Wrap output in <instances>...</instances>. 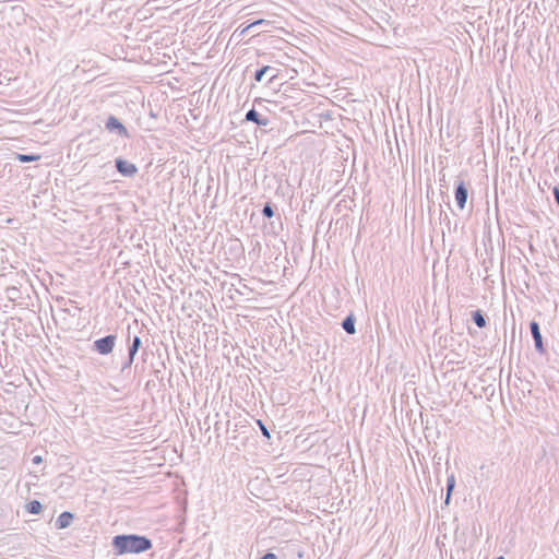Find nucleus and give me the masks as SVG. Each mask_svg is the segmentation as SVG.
<instances>
[{
	"mask_svg": "<svg viewBox=\"0 0 559 559\" xmlns=\"http://www.w3.org/2000/svg\"><path fill=\"white\" fill-rule=\"evenodd\" d=\"M104 130L111 136L117 139H128L130 138V133L128 128L122 122L121 119L117 118L114 115H107L100 118Z\"/></svg>",
	"mask_w": 559,
	"mask_h": 559,
	"instance_id": "obj_2",
	"label": "nucleus"
},
{
	"mask_svg": "<svg viewBox=\"0 0 559 559\" xmlns=\"http://www.w3.org/2000/svg\"><path fill=\"white\" fill-rule=\"evenodd\" d=\"M356 318L353 313H349L342 322V328L344 331L348 334H355L356 328H355Z\"/></svg>",
	"mask_w": 559,
	"mask_h": 559,
	"instance_id": "obj_10",
	"label": "nucleus"
},
{
	"mask_svg": "<svg viewBox=\"0 0 559 559\" xmlns=\"http://www.w3.org/2000/svg\"><path fill=\"white\" fill-rule=\"evenodd\" d=\"M454 197L459 209L464 210L468 198V188L463 180L456 181Z\"/></svg>",
	"mask_w": 559,
	"mask_h": 559,
	"instance_id": "obj_5",
	"label": "nucleus"
},
{
	"mask_svg": "<svg viewBox=\"0 0 559 559\" xmlns=\"http://www.w3.org/2000/svg\"><path fill=\"white\" fill-rule=\"evenodd\" d=\"M255 23H251V25H248V28H251V26H254Z\"/></svg>",
	"mask_w": 559,
	"mask_h": 559,
	"instance_id": "obj_26",
	"label": "nucleus"
},
{
	"mask_svg": "<svg viewBox=\"0 0 559 559\" xmlns=\"http://www.w3.org/2000/svg\"><path fill=\"white\" fill-rule=\"evenodd\" d=\"M552 193H554V197H555V201L559 207V187H554L552 189Z\"/></svg>",
	"mask_w": 559,
	"mask_h": 559,
	"instance_id": "obj_20",
	"label": "nucleus"
},
{
	"mask_svg": "<svg viewBox=\"0 0 559 559\" xmlns=\"http://www.w3.org/2000/svg\"><path fill=\"white\" fill-rule=\"evenodd\" d=\"M25 509L31 514H39L43 511V504L38 500H32L25 506Z\"/></svg>",
	"mask_w": 559,
	"mask_h": 559,
	"instance_id": "obj_15",
	"label": "nucleus"
},
{
	"mask_svg": "<svg viewBox=\"0 0 559 559\" xmlns=\"http://www.w3.org/2000/svg\"><path fill=\"white\" fill-rule=\"evenodd\" d=\"M472 319H473L474 323L478 328H480V329H483V328H485L487 325V320H486L485 314L483 313L481 310L473 311L472 312Z\"/></svg>",
	"mask_w": 559,
	"mask_h": 559,
	"instance_id": "obj_12",
	"label": "nucleus"
},
{
	"mask_svg": "<svg viewBox=\"0 0 559 559\" xmlns=\"http://www.w3.org/2000/svg\"><path fill=\"white\" fill-rule=\"evenodd\" d=\"M5 294L11 301H16L20 298V290L14 286L8 287Z\"/></svg>",
	"mask_w": 559,
	"mask_h": 559,
	"instance_id": "obj_16",
	"label": "nucleus"
},
{
	"mask_svg": "<svg viewBox=\"0 0 559 559\" xmlns=\"http://www.w3.org/2000/svg\"><path fill=\"white\" fill-rule=\"evenodd\" d=\"M2 140H10V141H13V140H17L16 138H3Z\"/></svg>",
	"mask_w": 559,
	"mask_h": 559,
	"instance_id": "obj_24",
	"label": "nucleus"
},
{
	"mask_svg": "<svg viewBox=\"0 0 559 559\" xmlns=\"http://www.w3.org/2000/svg\"><path fill=\"white\" fill-rule=\"evenodd\" d=\"M14 157H15V159H17L21 163H31V162L39 160L41 156L39 154H20V153H15Z\"/></svg>",
	"mask_w": 559,
	"mask_h": 559,
	"instance_id": "obj_14",
	"label": "nucleus"
},
{
	"mask_svg": "<svg viewBox=\"0 0 559 559\" xmlns=\"http://www.w3.org/2000/svg\"><path fill=\"white\" fill-rule=\"evenodd\" d=\"M454 487H455V477L452 474L447 479V495H445V499H444V503L445 504L450 503L451 496H452V492L454 490Z\"/></svg>",
	"mask_w": 559,
	"mask_h": 559,
	"instance_id": "obj_13",
	"label": "nucleus"
},
{
	"mask_svg": "<svg viewBox=\"0 0 559 559\" xmlns=\"http://www.w3.org/2000/svg\"><path fill=\"white\" fill-rule=\"evenodd\" d=\"M530 330H531L532 337L534 340L535 349L539 354H545L546 349L544 347L543 336L540 333V328H539L538 322L532 321L530 323Z\"/></svg>",
	"mask_w": 559,
	"mask_h": 559,
	"instance_id": "obj_7",
	"label": "nucleus"
},
{
	"mask_svg": "<svg viewBox=\"0 0 559 559\" xmlns=\"http://www.w3.org/2000/svg\"><path fill=\"white\" fill-rule=\"evenodd\" d=\"M257 424H258V426H259V428H260V430H261L262 435H263L265 438L270 439V438H271V435H270L269 429H267V428H266V426L264 425V423H263L261 419H258V420H257Z\"/></svg>",
	"mask_w": 559,
	"mask_h": 559,
	"instance_id": "obj_19",
	"label": "nucleus"
},
{
	"mask_svg": "<svg viewBox=\"0 0 559 559\" xmlns=\"http://www.w3.org/2000/svg\"><path fill=\"white\" fill-rule=\"evenodd\" d=\"M255 23H251V25H248V28H251V26H254Z\"/></svg>",
	"mask_w": 559,
	"mask_h": 559,
	"instance_id": "obj_25",
	"label": "nucleus"
},
{
	"mask_svg": "<svg viewBox=\"0 0 559 559\" xmlns=\"http://www.w3.org/2000/svg\"><path fill=\"white\" fill-rule=\"evenodd\" d=\"M270 70H272V68H271L270 66H264V67H262V68L258 69V70L255 71V73H254V80H255L257 82H261V81H262V79H263V76H264V74H265L266 72H269Z\"/></svg>",
	"mask_w": 559,
	"mask_h": 559,
	"instance_id": "obj_17",
	"label": "nucleus"
},
{
	"mask_svg": "<svg viewBox=\"0 0 559 559\" xmlns=\"http://www.w3.org/2000/svg\"><path fill=\"white\" fill-rule=\"evenodd\" d=\"M262 214L264 217L271 218L274 216L273 206L270 203H265L262 209Z\"/></svg>",
	"mask_w": 559,
	"mask_h": 559,
	"instance_id": "obj_18",
	"label": "nucleus"
},
{
	"mask_svg": "<svg viewBox=\"0 0 559 559\" xmlns=\"http://www.w3.org/2000/svg\"><path fill=\"white\" fill-rule=\"evenodd\" d=\"M73 518H74V515L71 512H69V511L62 512L57 518V521H56L57 527L58 528H67L68 526L71 525Z\"/></svg>",
	"mask_w": 559,
	"mask_h": 559,
	"instance_id": "obj_9",
	"label": "nucleus"
},
{
	"mask_svg": "<svg viewBox=\"0 0 559 559\" xmlns=\"http://www.w3.org/2000/svg\"><path fill=\"white\" fill-rule=\"evenodd\" d=\"M246 121L254 122L259 127H266L270 123L269 118L263 117L260 112H258L254 108H251L246 114Z\"/></svg>",
	"mask_w": 559,
	"mask_h": 559,
	"instance_id": "obj_8",
	"label": "nucleus"
},
{
	"mask_svg": "<svg viewBox=\"0 0 559 559\" xmlns=\"http://www.w3.org/2000/svg\"><path fill=\"white\" fill-rule=\"evenodd\" d=\"M134 360H131L130 356L128 355V359L127 361L124 362V365L122 366V369L121 371H124L127 368H130L131 365L133 364Z\"/></svg>",
	"mask_w": 559,
	"mask_h": 559,
	"instance_id": "obj_21",
	"label": "nucleus"
},
{
	"mask_svg": "<svg viewBox=\"0 0 559 559\" xmlns=\"http://www.w3.org/2000/svg\"><path fill=\"white\" fill-rule=\"evenodd\" d=\"M115 166L117 170L124 177H133L138 173V168L134 164L121 157L115 159Z\"/></svg>",
	"mask_w": 559,
	"mask_h": 559,
	"instance_id": "obj_6",
	"label": "nucleus"
},
{
	"mask_svg": "<svg viewBox=\"0 0 559 559\" xmlns=\"http://www.w3.org/2000/svg\"><path fill=\"white\" fill-rule=\"evenodd\" d=\"M117 336L114 334L106 335L100 337L93 343V350L100 355L110 354L116 345Z\"/></svg>",
	"mask_w": 559,
	"mask_h": 559,
	"instance_id": "obj_3",
	"label": "nucleus"
},
{
	"mask_svg": "<svg viewBox=\"0 0 559 559\" xmlns=\"http://www.w3.org/2000/svg\"><path fill=\"white\" fill-rule=\"evenodd\" d=\"M141 346H142L141 337L138 335L133 336V338L130 342L129 348H128V354H129L131 360H134V357H135L136 353L139 352V349L141 348Z\"/></svg>",
	"mask_w": 559,
	"mask_h": 559,
	"instance_id": "obj_11",
	"label": "nucleus"
},
{
	"mask_svg": "<svg viewBox=\"0 0 559 559\" xmlns=\"http://www.w3.org/2000/svg\"><path fill=\"white\" fill-rule=\"evenodd\" d=\"M33 464H40L43 462V457L40 455H36L32 459Z\"/></svg>",
	"mask_w": 559,
	"mask_h": 559,
	"instance_id": "obj_23",
	"label": "nucleus"
},
{
	"mask_svg": "<svg viewBox=\"0 0 559 559\" xmlns=\"http://www.w3.org/2000/svg\"><path fill=\"white\" fill-rule=\"evenodd\" d=\"M510 142H506V150L511 153L510 155V164L511 166H518L520 162L519 154L524 155L527 151L526 142H512V145L509 146Z\"/></svg>",
	"mask_w": 559,
	"mask_h": 559,
	"instance_id": "obj_4",
	"label": "nucleus"
},
{
	"mask_svg": "<svg viewBox=\"0 0 559 559\" xmlns=\"http://www.w3.org/2000/svg\"><path fill=\"white\" fill-rule=\"evenodd\" d=\"M261 559H277V557L273 552H266L265 555L262 556Z\"/></svg>",
	"mask_w": 559,
	"mask_h": 559,
	"instance_id": "obj_22",
	"label": "nucleus"
},
{
	"mask_svg": "<svg viewBox=\"0 0 559 559\" xmlns=\"http://www.w3.org/2000/svg\"><path fill=\"white\" fill-rule=\"evenodd\" d=\"M111 545L117 556L141 554L153 547V543L150 538L136 534L116 535L112 538Z\"/></svg>",
	"mask_w": 559,
	"mask_h": 559,
	"instance_id": "obj_1",
	"label": "nucleus"
}]
</instances>
